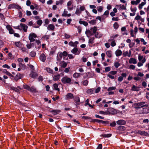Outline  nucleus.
Masks as SVG:
<instances>
[{
    "mask_svg": "<svg viewBox=\"0 0 149 149\" xmlns=\"http://www.w3.org/2000/svg\"><path fill=\"white\" fill-rule=\"evenodd\" d=\"M138 59L139 62L137 63V66L138 67H140L143 65L146 61L145 57H144L143 56L139 54L138 55Z\"/></svg>",
    "mask_w": 149,
    "mask_h": 149,
    "instance_id": "f257e3e1",
    "label": "nucleus"
},
{
    "mask_svg": "<svg viewBox=\"0 0 149 149\" xmlns=\"http://www.w3.org/2000/svg\"><path fill=\"white\" fill-rule=\"evenodd\" d=\"M97 30V27L94 26L91 28L90 30H88L87 31V33L91 36L93 35L96 32Z\"/></svg>",
    "mask_w": 149,
    "mask_h": 149,
    "instance_id": "f03ea898",
    "label": "nucleus"
},
{
    "mask_svg": "<svg viewBox=\"0 0 149 149\" xmlns=\"http://www.w3.org/2000/svg\"><path fill=\"white\" fill-rule=\"evenodd\" d=\"M61 81L63 84H70L71 82V79L67 76H65L63 77L61 79Z\"/></svg>",
    "mask_w": 149,
    "mask_h": 149,
    "instance_id": "7ed1b4c3",
    "label": "nucleus"
},
{
    "mask_svg": "<svg viewBox=\"0 0 149 149\" xmlns=\"http://www.w3.org/2000/svg\"><path fill=\"white\" fill-rule=\"evenodd\" d=\"M24 88L27 89L30 91L33 92H35L36 91V89L34 86L30 87L28 85H24Z\"/></svg>",
    "mask_w": 149,
    "mask_h": 149,
    "instance_id": "20e7f679",
    "label": "nucleus"
},
{
    "mask_svg": "<svg viewBox=\"0 0 149 149\" xmlns=\"http://www.w3.org/2000/svg\"><path fill=\"white\" fill-rule=\"evenodd\" d=\"M37 37V35L34 33H31L29 34V39L30 42H32L35 41V39Z\"/></svg>",
    "mask_w": 149,
    "mask_h": 149,
    "instance_id": "39448f33",
    "label": "nucleus"
},
{
    "mask_svg": "<svg viewBox=\"0 0 149 149\" xmlns=\"http://www.w3.org/2000/svg\"><path fill=\"white\" fill-rule=\"evenodd\" d=\"M145 103V102H142L139 103H137L136 104V105L137 106H138L136 107V108L137 109V110H139V109H140L141 108V107H147L148 106V104H144Z\"/></svg>",
    "mask_w": 149,
    "mask_h": 149,
    "instance_id": "423d86ee",
    "label": "nucleus"
},
{
    "mask_svg": "<svg viewBox=\"0 0 149 149\" xmlns=\"http://www.w3.org/2000/svg\"><path fill=\"white\" fill-rule=\"evenodd\" d=\"M20 30H22L24 32H26L27 31V29L28 28V26L26 24L21 23L20 24Z\"/></svg>",
    "mask_w": 149,
    "mask_h": 149,
    "instance_id": "0eeeda50",
    "label": "nucleus"
},
{
    "mask_svg": "<svg viewBox=\"0 0 149 149\" xmlns=\"http://www.w3.org/2000/svg\"><path fill=\"white\" fill-rule=\"evenodd\" d=\"M8 8L9 9L16 8L19 9H21V7L19 6L16 4H11L8 5Z\"/></svg>",
    "mask_w": 149,
    "mask_h": 149,
    "instance_id": "6e6552de",
    "label": "nucleus"
},
{
    "mask_svg": "<svg viewBox=\"0 0 149 149\" xmlns=\"http://www.w3.org/2000/svg\"><path fill=\"white\" fill-rule=\"evenodd\" d=\"M71 52L75 55H79L80 53L81 50H78L77 47H74L71 50Z\"/></svg>",
    "mask_w": 149,
    "mask_h": 149,
    "instance_id": "1a4fd4ad",
    "label": "nucleus"
},
{
    "mask_svg": "<svg viewBox=\"0 0 149 149\" xmlns=\"http://www.w3.org/2000/svg\"><path fill=\"white\" fill-rule=\"evenodd\" d=\"M131 51L130 50L129 51H127L125 52H124L123 53V55L124 57L128 56L130 57L131 56Z\"/></svg>",
    "mask_w": 149,
    "mask_h": 149,
    "instance_id": "9d476101",
    "label": "nucleus"
},
{
    "mask_svg": "<svg viewBox=\"0 0 149 149\" xmlns=\"http://www.w3.org/2000/svg\"><path fill=\"white\" fill-rule=\"evenodd\" d=\"M6 27L7 29L9 31V33L10 34H12L14 33V31L10 25H7Z\"/></svg>",
    "mask_w": 149,
    "mask_h": 149,
    "instance_id": "9b49d317",
    "label": "nucleus"
},
{
    "mask_svg": "<svg viewBox=\"0 0 149 149\" xmlns=\"http://www.w3.org/2000/svg\"><path fill=\"white\" fill-rule=\"evenodd\" d=\"M135 19L138 21V22H139L140 21L141 22H143L144 21V19L142 18L141 16L139 15H137L135 17Z\"/></svg>",
    "mask_w": 149,
    "mask_h": 149,
    "instance_id": "f8f14e48",
    "label": "nucleus"
},
{
    "mask_svg": "<svg viewBox=\"0 0 149 149\" xmlns=\"http://www.w3.org/2000/svg\"><path fill=\"white\" fill-rule=\"evenodd\" d=\"M129 63L130 64H135L137 63V61L135 58L132 57L129 60Z\"/></svg>",
    "mask_w": 149,
    "mask_h": 149,
    "instance_id": "ddd939ff",
    "label": "nucleus"
},
{
    "mask_svg": "<svg viewBox=\"0 0 149 149\" xmlns=\"http://www.w3.org/2000/svg\"><path fill=\"white\" fill-rule=\"evenodd\" d=\"M72 2L71 1H69L67 3V6L68 10H71L73 9V6H71Z\"/></svg>",
    "mask_w": 149,
    "mask_h": 149,
    "instance_id": "4468645a",
    "label": "nucleus"
},
{
    "mask_svg": "<svg viewBox=\"0 0 149 149\" xmlns=\"http://www.w3.org/2000/svg\"><path fill=\"white\" fill-rule=\"evenodd\" d=\"M78 44L79 42L77 41H76L74 42L70 41L69 43V45L70 46L72 47H77V45Z\"/></svg>",
    "mask_w": 149,
    "mask_h": 149,
    "instance_id": "2eb2a0df",
    "label": "nucleus"
},
{
    "mask_svg": "<svg viewBox=\"0 0 149 149\" xmlns=\"http://www.w3.org/2000/svg\"><path fill=\"white\" fill-rule=\"evenodd\" d=\"M127 74L125 73H122L121 74V76L119 77L118 79L119 81L121 82L122 81L123 79V77H126Z\"/></svg>",
    "mask_w": 149,
    "mask_h": 149,
    "instance_id": "dca6fc26",
    "label": "nucleus"
},
{
    "mask_svg": "<svg viewBox=\"0 0 149 149\" xmlns=\"http://www.w3.org/2000/svg\"><path fill=\"white\" fill-rule=\"evenodd\" d=\"M116 123L117 124L119 125H125L126 123V122L124 120H119L116 121Z\"/></svg>",
    "mask_w": 149,
    "mask_h": 149,
    "instance_id": "f3484780",
    "label": "nucleus"
},
{
    "mask_svg": "<svg viewBox=\"0 0 149 149\" xmlns=\"http://www.w3.org/2000/svg\"><path fill=\"white\" fill-rule=\"evenodd\" d=\"M40 60L43 62H44L46 60V57L44 54H42L40 56Z\"/></svg>",
    "mask_w": 149,
    "mask_h": 149,
    "instance_id": "a211bd4d",
    "label": "nucleus"
},
{
    "mask_svg": "<svg viewBox=\"0 0 149 149\" xmlns=\"http://www.w3.org/2000/svg\"><path fill=\"white\" fill-rule=\"evenodd\" d=\"M137 133L140 134L141 135L147 136L148 135V133L145 131H141L140 130H138Z\"/></svg>",
    "mask_w": 149,
    "mask_h": 149,
    "instance_id": "6ab92c4d",
    "label": "nucleus"
},
{
    "mask_svg": "<svg viewBox=\"0 0 149 149\" xmlns=\"http://www.w3.org/2000/svg\"><path fill=\"white\" fill-rule=\"evenodd\" d=\"M73 97V94L71 93H68L66 95V99L67 100L70 99H72Z\"/></svg>",
    "mask_w": 149,
    "mask_h": 149,
    "instance_id": "aec40b11",
    "label": "nucleus"
},
{
    "mask_svg": "<svg viewBox=\"0 0 149 149\" xmlns=\"http://www.w3.org/2000/svg\"><path fill=\"white\" fill-rule=\"evenodd\" d=\"M106 54L108 57L111 58L112 56V52L111 50H108L106 52Z\"/></svg>",
    "mask_w": 149,
    "mask_h": 149,
    "instance_id": "412c9836",
    "label": "nucleus"
},
{
    "mask_svg": "<svg viewBox=\"0 0 149 149\" xmlns=\"http://www.w3.org/2000/svg\"><path fill=\"white\" fill-rule=\"evenodd\" d=\"M115 53L117 56H119L122 55V52L121 50L118 49L116 51Z\"/></svg>",
    "mask_w": 149,
    "mask_h": 149,
    "instance_id": "4be33fe9",
    "label": "nucleus"
},
{
    "mask_svg": "<svg viewBox=\"0 0 149 149\" xmlns=\"http://www.w3.org/2000/svg\"><path fill=\"white\" fill-rule=\"evenodd\" d=\"M55 28L54 25L53 24H50L48 25L47 29L49 30L53 31Z\"/></svg>",
    "mask_w": 149,
    "mask_h": 149,
    "instance_id": "5701e85b",
    "label": "nucleus"
},
{
    "mask_svg": "<svg viewBox=\"0 0 149 149\" xmlns=\"http://www.w3.org/2000/svg\"><path fill=\"white\" fill-rule=\"evenodd\" d=\"M141 0H136V1H132L131 2V4L132 5H137L139 3Z\"/></svg>",
    "mask_w": 149,
    "mask_h": 149,
    "instance_id": "b1692460",
    "label": "nucleus"
},
{
    "mask_svg": "<svg viewBox=\"0 0 149 149\" xmlns=\"http://www.w3.org/2000/svg\"><path fill=\"white\" fill-rule=\"evenodd\" d=\"M60 77V74L55 75L53 77V79L54 81H57L59 79Z\"/></svg>",
    "mask_w": 149,
    "mask_h": 149,
    "instance_id": "393cba45",
    "label": "nucleus"
},
{
    "mask_svg": "<svg viewBox=\"0 0 149 149\" xmlns=\"http://www.w3.org/2000/svg\"><path fill=\"white\" fill-rule=\"evenodd\" d=\"M117 8H119L122 10H125L126 9V7L124 5H117L116 6Z\"/></svg>",
    "mask_w": 149,
    "mask_h": 149,
    "instance_id": "a878e982",
    "label": "nucleus"
},
{
    "mask_svg": "<svg viewBox=\"0 0 149 149\" xmlns=\"http://www.w3.org/2000/svg\"><path fill=\"white\" fill-rule=\"evenodd\" d=\"M131 90L132 91H138L139 90V88L134 85H133L132 88Z\"/></svg>",
    "mask_w": 149,
    "mask_h": 149,
    "instance_id": "bb28decb",
    "label": "nucleus"
},
{
    "mask_svg": "<svg viewBox=\"0 0 149 149\" xmlns=\"http://www.w3.org/2000/svg\"><path fill=\"white\" fill-rule=\"evenodd\" d=\"M23 75L20 74H17L15 77V80H18L22 78Z\"/></svg>",
    "mask_w": 149,
    "mask_h": 149,
    "instance_id": "cd10ccee",
    "label": "nucleus"
},
{
    "mask_svg": "<svg viewBox=\"0 0 149 149\" xmlns=\"http://www.w3.org/2000/svg\"><path fill=\"white\" fill-rule=\"evenodd\" d=\"M30 76L32 78H35L37 76V74L36 72H32L30 74Z\"/></svg>",
    "mask_w": 149,
    "mask_h": 149,
    "instance_id": "c85d7f7f",
    "label": "nucleus"
},
{
    "mask_svg": "<svg viewBox=\"0 0 149 149\" xmlns=\"http://www.w3.org/2000/svg\"><path fill=\"white\" fill-rule=\"evenodd\" d=\"M74 101L75 102L76 104H79L80 102V99L79 97H75L74 99Z\"/></svg>",
    "mask_w": 149,
    "mask_h": 149,
    "instance_id": "c756f323",
    "label": "nucleus"
},
{
    "mask_svg": "<svg viewBox=\"0 0 149 149\" xmlns=\"http://www.w3.org/2000/svg\"><path fill=\"white\" fill-rule=\"evenodd\" d=\"M60 112V111L59 110H52L50 112L52 113L53 114L55 115L58 114Z\"/></svg>",
    "mask_w": 149,
    "mask_h": 149,
    "instance_id": "7c9ffc66",
    "label": "nucleus"
},
{
    "mask_svg": "<svg viewBox=\"0 0 149 149\" xmlns=\"http://www.w3.org/2000/svg\"><path fill=\"white\" fill-rule=\"evenodd\" d=\"M81 75V74L80 73L75 72L73 74V76L74 78H77L80 76Z\"/></svg>",
    "mask_w": 149,
    "mask_h": 149,
    "instance_id": "2f4dec72",
    "label": "nucleus"
},
{
    "mask_svg": "<svg viewBox=\"0 0 149 149\" xmlns=\"http://www.w3.org/2000/svg\"><path fill=\"white\" fill-rule=\"evenodd\" d=\"M58 84H57L55 83L53 84V87L54 89L56 90L57 91H60V89L58 88Z\"/></svg>",
    "mask_w": 149,
    "mask_h": 149,
    "instance_id": "473e14b6",
    "label": "nucleus"
},
{
    "mask_svg": "<svg viewBox=\"0 0 149 149\" xmlns=\"http://www.w3.org/2000/svg\"><path fill=\"white\" fill-rule=\"evenodd\" d=\"M19 67L23 70H25L26 68V66L24 64H23L22 63H20L19 64Z\"/></svg>",
    "mask_w": 149,
    "mask_h": 149,
    "instance_id": "72a5a7b5",
    "label": "nucleus"
},
{
    "mask_svg": "<svg viewBox=\"0 0 149 149\" xmlns=\"http://www.w3.org/2000/svg\"><path fill=\"white\" fill-rule=\"evenodd\" d=\"M75 14L78 16H79L81 13V12L80 11V10L78 8H77L76 11L75 13Z\"/></svg>",
    "mask_w": 149,
    "mask_h": 149,
    "instance_id": "f704fd0d",
    "label": "nucleus"
},
{
    "mask_svg": "<svg viewBox=\"0 0 149 149\" xmlns=\"http://www.w3.org/2000/svg\"><path fill=\"white\" fill-rule=\"evenodd\" d=\"M79 22L80 24H83L85 26H86L88 25V23L85 21H79Z\"/></svg>",
    "mask_w": 149,
    "mask_h": 149,
    "instance_id": "c9c22d12",
    "label": "nucleus"
},
{
    "mask_svg": "<svg viewBox=\"0 0 149 149\" xmlns=\"http://www.w3.org/2000/svg\"><path fill=\"white\" fill-rule=\"evenodd\" d=\"M15 45L16 46L19 48H20L21 47L22 45L21 43L19 42H15Z\"/></svg>",
    "mask_w": 149,
    "mask_h": 149,
    "instance_id": "e433bc0d",
    "label": "nucleus"
},
{
    "mask_svg": "<svg viewBox=\"0 0 149 149\" xmlns=\"http://www.w3.org/2000/svg\"><path fill=\"white\" fill-rule=\"evenodd\" d=\"M97 9L98 12H101L103 10V7L102 6H99L97 7Z\"/></svg>",
    "mask_w": 149,
    "mask_h": 149,
    "instance_id": "4c0bfd02",
    "label": "nucleus"
},
{
    "mask_svg": "<svg viewBox=\"0 0 149 149\" xmlns=\"http://www.w3.org/2000/svg\"><path fill=\"white\" fill-rule=\"evenodd\" d=\"M146 4V3L145 2H142L139 6L138 8L140 9H141L143 6Z\"/></svg>",
    "mask_w": 149,
    "mask_h": 149,
    "instance_id": "58836bf2",
    "label": "nucleus"
},
{
    "mask_svg": "<svg viewBox=\"0 0 149 149\" xmlns=\"http://www.w3.org/2000/svg\"><path fill=\"white\" fill-rule=\"evenodd\" d=\"M119 25L117 22H115L113 24V27L115 29H117L119 27Z\"/></svg>",
    "mask_w": 149,
    "mask_h": 149,
    "instance_id": "ea45409f",
    "label": "nucleus"
},
{
    "mask_svg": "<svg viewBox=\"0 0 149 149\" xmlns=\"http://www.w3.org/2000/svg\"><path fill=\"white\" fill-rule=\"evenodd\" d=\"M102 36V34L100 32H97L95 35V37L96 38H100Z\"/></svg>",
    "mask_w": 149,
    "mask_h": 149,
    "instance_id": "a19ab883",
    "label": "nucleus"
},
{
    "mask_svg": "<svg viewBox=\"0 0 149 149\" xmlns=\"http://www.w3.org/2000/svg\"><path fill=\"white\" fill-rule=\"evenodd\" d=\"M67 65V63L66 62L63 61L62 63L61 64V67L63 68H65Z\"/></svg>",
    "mask_w": 149,
    "mask_h": 149,
    "instance_id": "79ce46f5",
    "label": "nucleus"
},
{
    "mask_svg": "<svg viewBox=\"0 0 149 149\" xmlns=\"http://www.w3.org/2000/svg\"><path fill=\"white\" fill-rule=\"evenodd\" d=\"M116 89V87L114 86H112L109 87L107 91H112L114 90H115Z\"/></svg>",
    "mask_w": 149,
    "mask_h": 149,
    "instance_id": "37998d69",
    "label": "nucleus"
},
{
    "mask_svg": "<svg viewBox=\"0 0 149 149\" xmlns=\"http://www.w3.org/2000/svg\"><path fill=\"white\" fill-rule=\"evenodd\" d=\"M45 70L46 71L49 73H52L53 72L52 70L49 68H47Z\"/></svg>",
    "mask_w": 149,
    "mask_h": 149,
    "instance_id": "c03bdc74",
    "label": "nucleus"
},
{
    "mask_svg": "<svg viewBox=\"0 0 149 149\" xmlns=\"http://www.w3.org/2000/svg\"><path fill=\"white\" fill-rule=\"evenodd\" d=\"M94 38L93 37L89 39V43L91 44H93L94 43Z\"/></svg>",
    "mask_w": 149,
    "mask_h": 149,
    "instance_id": "a18cd8bd",
    "label": "nucleus"
},
{
    "mask_svg": "<svg viewBox=\"0 0 149 149\" xmlns=\"http://www.w3.org/2000/svg\"><path fill=\"white\" fill-rule=\"evenodd\" d=\"M109 12L108 10H107L103 14V15L102 16V17H103V16H106V17H105V18L107 17V16L109 15Z\"/></svg>",
    "mask_w": 149,
    "mask_h": 149,
    "instance_id": "49530a36",
    "label": "nucleus"
},
{
    "mask_svg": "<svg viewBox=\"0 0 149 149\" xmlns=\"http://www.w3.org/2000/svg\"><path fill=\"white\" fill-rule=\"evenodd\" d=\"M130 34L131 36L132 37H134L135 36V33L134 34V31L132 29L130 30Z\"/></svg>",
    "mask_w": 149,
    "mask_h": 149,
    "instance_id": "de8ad7c7",
    "label": "nucleus"
},
{
    "mask_svg": "<svg viewBox=\"0 0 149 149\" xmlns=\"http://www.w3.org/2000/svg\"><path fill=\"white\" fill-rule=\"evenodd\" d=\"M68 13V11L64 10L63 13L62 14V16L63 17H66Z\"/></svg>",
    "mask_w": 149,
    "mask_h": 149,
    "instance_id": "09e8293b",
    "label": "nucleus"
},
{
    "mask_svg": "<svg viewBox=\"0 0 149 149\" xmlns=\"http://www.w3.org/2000/svg\"><path fill=\"white\" fill-rule=\"evenodd\" d=\"M79 9L80 10L81 12L83 11L86 10L84 6H81L79 8Z\"/></svg>",
    "mask_w": 149,
    "mask_h": 149,
    "instance_id": "8fccbe9b",
    "label": "nucleus"
},
{
    "mask_svg": "<svg viewBox=\"0 0 149 149\" xmlns=\"http://www.w3.org/2000/svg\"><path fill=\"white\" fill-rule=\"evenodd\" d=\"M36 42L38 45H40L38 48H40L41 47L40 41L39 40H35Z\"/></svg>",
    "mask_w": 149,
    "mask_h": 149,
    "instance_id": "3c124183",
    "label": "nucleus"
},
{
    "mask_svg": "<svg viewBox=\"0 0 149 149\" xmlns=\"http://www.w3.org/2000/svg\"><path fill=\"white\" fill-rule=\"evenodd\" d=\"M117 72L115 71H112L110 72L109 74L111 75H114L116 74Z\"/></svg>",
    "mask_w": 149,
    "mask_h": 149,
    "instance_id": "603ef678",
    "label": "nucleus"
},
{
    "mask_svg": "<svg viewBox=\"0 0 149 149\" xmlns=\"http://www.w3.org/2000/svg\"><path fill=\"white\" fill-rule=\"evenodd\" d=\"M111 135L110 134H104L103 135V136L105 137H109L111 136Z\"/></svg>",
    "mask_w": 149,
    "mask_h": 149,
    "instance_id": "864d4df0",
    "label": "nucleus"
},
{
    "mask_svg": "<svg viewBox=\"0 0 149 149\" xmlns=\"http://www.w3.org/2000/svg\"><path fill=\"white\" fill-rule=\"evenodd\" d=\"M94 121L98 123H105V121H104L98 119H95L94 120Z\"/></svg>",
    "mask_w": 149,
    "mask_h": 149,
    "instance_id": "5fc2aeb1",
    "label": "nucleus"
},
{
    "mask_svg": "<svg viewBox=\"0 0 149 149\" xmlns=\"http://www.w3.org/2000/svg\"><path fill=\"white\" fill-rule=\"evenodd\" d=\"M42 23V20L39 19L37 22V23L40 26Z\"/></svg>",
    "mask_w": 149,
    "mask_h": 149,
    "instance_id": "6e6d98bb",
    "label": "nucleus"
},
{
    "mask_svg": "<svg viewBox=\"0 0 149 149\" xmlns=\"http://www.w3.org/2000/svg\"><path fill=\"white\" fill-rule=\"evenodd\" d=\"M87 93L88 94H92L93 93V90L91 89H88L87 90Z\"/></svg>",
    "mask_w": 149,
    "mask_h": 149,
    "instance_id": "4d7b16f0",
    "label": "nucleus"
},
{
    "mask_svg": "<svg viewBox=\"0 0 149 149\" xmlns=\"http://www.w3.org/2000/svg\"><path fill=\"white\" fill-rule=\"evenodd\" d=\"M111 46L112 47H113L115 46L116 45V43L115 41H112L111 43Z\"/></svg>",
    "mask_w": 149,
    "mask_h": 149,
    "instance_id": "13d9d810",
    "label": "nucleus"
},
{
    "mask_svg": "<svg viewBox=\"0 0 149 149\" xmlns=\"http://www.w3.org/2000/svg\"><path fill=\"white\" fill-rule=\"evenodd\" d=\"M49 36H45L42 37L41 39H44L45 40H47L49 39Z\"/></svg>",
    "mask_w": 149,
    "mask_h": 149,
    "instance_id": "bf43d9fd",
    "label": "nucleus"
},
{
    "mask_svg": "<svg viewBox=\"0 0 149 149\" xmlns=\"http://www.w3.org/2000/svg\"><path fill=\"white\" fill-rule=\"evenodd\" d=\"M30 54L31 57H34L36 56V53L34 52H32L30 53Z\"/></svg>",
    "mask_w": 149,
    "mask_h": 149,
    "instance_id": "052dcab7",
    "label": "nucleus"
},
{
    "mask_svg": "<svg viewBox=\"0 0 149 149\" xmlns=\"http://www.w3.org/2000/svg\"><path fill=\"white\" fill-rule=\"evenodd\" d=\"M68 56L70 59H73L74 57V56L72 54H68Z\"/></svg>",
    "mask_w": 149,
    "mask_h": 149,
    "instance_id": "680f3d73",
    "label": "nucleus"
},
{
    "mask_svg": "<svg viewBox=\"0 0 149 149\" xmlns=\"http://www.w3.org/2000/svg\"><path fill=\"white\" fill-rule=\"evenodd\" d=\"M2 67L4 68H6L7 69H10V68L9 66L7 64H5L3 65L2 66Z\"/></svg>",
    "mask_w": 149,
    "mask_h": 149,
    "instance_id": "e2e57ef3",
    "label": "nucleus"
},
{
    "mask_svg": "<svg viewBox=\"0 0 149 149\" xmlns=\"http://www.w3.org/2000/svg\"><path fill=\"white\" fill-rule=\"evenodd\" d=\"M130 10L131 11L133 12H136L137 8L136 7H135L134 8H132V7L130 8Z\"/></svg>",
    "mask_w": 149,
    "mask_h": 149,
    "instance_id": "0e129e2a",
    "label": "nucleus"
},
{
    "mask_svg": "<svg viewBox=\"0 0 149 149\" xmlns=\"http://www.w3.org/2000/svg\"><path fill=\"white\" fill-rule=\"evenodd\" d=\"M0 17L2 20H4L5 19V17L3 14L0 13Z\"/></svg>",
    "mask_w": 149,
    "mask_h": 149,
    "instance_id": "69168bd1",
    "label": "nucleus"
},
{
    "mask_svg": "<svg viewBox=\"0 0 149 149\" xmlns=\"http://www.w3.org/2000/svg\"><path fill=\"white\" fill-rule=\"evenodd\" d=\"M120 65V64L118 62H116L114 63V66L116 68H117Z\"/></svg>",
    "mask_w": 149,
    "mask_h": 149,
    "instance_id": "338daca9",
    "label": "nucleus"
},
{
    "mask_svg": "<svg viewBox=\"0 0 149 149\" xmlns=\"http://www.w3.org/2000/svg\"><path fill=\"white\" fill-rule=\"evenodd\" d=\"M145 10H146V12L147 13L148 15H149V6H148L147 8H144Z\"/></svg>",
    "mask_w": 149,
    "mask_h": 149,
    "instance_id": "774afa93",
    "label": "nucleus"
}]
</instances>
